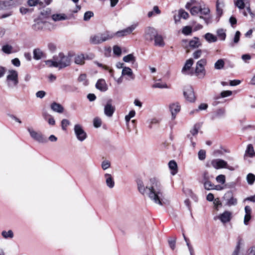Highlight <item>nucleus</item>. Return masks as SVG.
Masks as SVG:
<instances>
[{"label": "nucleus", "mask_w": 255, "mask_h": 255, "mask_svg": "<svg viewBox=\"0 0 255 255\" xmlns=\"http://www.w3.org/2000/svg\"><path fill=\"white\" fill-rule=\"evenodd\" d=\"M153 88H168V86L166 84H162L161 83H156L152 86Z\"/></svg>", "instance_id": "3c124183"}, {"label": "nucleus", "mask_w": 255, "mask_h": 255, "mask_svg": "<svg viewBox=\"0 0 255 255\" xmlns=\"http://www.w3.org/2000/svg\"><path fill=\"white\" fill-rule=\"evenodd\" d=\"M168 166L171 170V173L172 175H175L177 172V165L176 162L174 160H171L168 163Z\"/></svg>", "instance_id": "c756f323"}, {"label": "nucleus", "mask_w": 255, "mask_h": 255, "mask_svg": "<svg viewBox=\"0 0 255 255\" xmlns=\"http://www.w3.org/2000/svg\"><path fill=\"white\" fill-rule=\"evenodd\" d=\"M153 39H154V45L155 46L159 47H163L164 46L165 43L161 35L157 34Z\"/></svg>", "instance_id": "bb28decb"}, {"label": "nucleus", "mask_w": 255, "mask_h": 255, "mask_svg": "<svg viewBox=\"0 0 255 255\" xmlns=\"http://www.w3.org/2000/svg\"><path fill=\"white\" fill-rule=\"evenodd\" d=\"M35 95L37 98L42 99L45 97L46 93L44 91H39L36 93Z\"/></svg>", "instance_id": "338daca9"}, {"label": "nucleus", "mask_w": 255, "mask_h": 255, "mask_svg": "<svg viewBox=\"0 0 255 255\" xmlns=\"http://www.w3.org/2000/svg\"><path fill=\"white\" fill-rule=\"evenodd\" d=\"M247 180L249 184L253 185L255 181V175L252 173H249L247 176Z\"/></svg>", "instance_id": "a19ab883"}, {"label": "nucleus", "mask_w": 255, "mask_h": 255, "mask_svg": "<svg viewBox=\"0 0 255 255\" xmlns=\"http://www.w3.org/2000/svg\"><path fill=\"white\" fill-rule=\"evenodd\" d=\"M215 209L217 210H219V207L222 206V203L220 201L219 198H216L214 199L213 202Z\"/></svg>", "instance_id": "4d7b16f0"}, {"label": "nucleus", "mask_w": 255, "mask_h": 255, "mask_svg": "<svg viewBox=\"0 0 255 255\" xmlns=\"http://www.w3.org/2000/svg\"><path fill=\"white\" fill-rule=\"evenodd\" d=\"M102 42L109 40L115 36L114 33L110 31H105L100 33Z\"/></svg>", "instance_id": "aec40b11"}, {"label": "nucleus", "mask_w": 255, "mask_h": 255, "mask_svg": "<svg viewBox=\"0 0 255 255\" xmlns=\"http://www.w3.org/2000/svg\"><path fill=\"white\" fill-rule=\"evenodd\" d=\"M210 12V9L207 7H202L200 6H194L190 8V13L192 15H195L198 13L205 15H209Z\"/></svg>", "instance_id": "1a4fd4ad"}, {"label": "nucleus", "mask_w": 255, "mask_h": 255, "mask_svg": "<svg viewBox=\"0 0 255 255\" xmlns=\"http://www.w3.org/2000/svg\"><path fill=\"white\" fill-rule=\"evenodd\" d=\"M241 32L239 31H237L235 33V35L233 38V42L230 43V45L232 47L234 46L235 44H237L239 43L240 39Z\"/></svg>", "instance_id": "e433bc0d"}, {"label": "nucleus", "mask_w": 255, "mask_h": 255, "mask_svg": "<svg viewBox=\"0 0 255 255\" xmlns=\"http://www.w3.org/2000/svg\"><path fill=\"white\" fill-rule=\"evenodd\" d=\"M198 157L200 160H204L206 158V152L204 150H200L198 152Z\"/></svg>", "instance_id": "680f3d73"}, {"label": "nucleus", "mask_w": 255, "mask_h": 255, "mask_svg": "<svg viewBox=\"0 0 255 255\" xmlns=\"http://www.w3.org/2000/svg\"><path fill=\"white\" fill-rule=\"evenodd\" d=\"M113 52L115 55L119 56L121 54L122 50L121 48L119 46L115 45L113 47Z\"/></svg>", "instance_id": "864d4df0"}, {"label": "nucleus", "mask_w": 255, "mask_h": 255, "mask_svg": "<svg viewBox=\"0 0 255 255\" xmlns=\"http://www.w3.org/2000/svg\"><path fill=\"white\" fill-rule=\"evenodd\" d=\"M232 94L231 91H224L221 93V97L222 98H225L230 96Z\"/></svg>", "instance_id": "e2e57ef3"}, {"label": "nucleus", "mask_w": 255, "mask_h": 255, "mask_svg": "<svg viewBox=\"0 0 255 255\" xmlns=\"http://www.w3.org/2000/svg\"><path fill=\"white\" fill-rule=\"evenodd\" d=\"M199 129V126L197 125H195L194 126L193 128H192L190 131V133L192 136H196L197 135Z\"/></svg>", "instance_id": "79ce46f5"}, {"label": "nucleus", "mask_w": 255, "mask_h": 255, "mask_svg": "<svg viewBox=\"0 0 255 255\" xmlns=\"http://www.w3.org/2000/svg\"><path fill=\"white\" fill-rule=\"evenodd\" d=\"M170 111L171 113V119L174 120L176 115L180 112L181 107L178 103H172L169 106Z\"/></svg>", "instance_id": "f3484780"}, {"label": "nucleus", "mask_w": 255, "mask_h": 255, "mask_svg": "<svg viewBox=\"0 0 255 255\" xmlns=\"http://www.w3.org/2000/svg\"><path fill=\"white\" fill-rule=\"evenodd\" d=\"M100 33L97 34L91 35L90 38V42L93 44H98L102 43Z\"/></svg>", "instance_id": "393cba45"}, {"label": "nucleus", "mask_w": 255, "mask_h": 255, "mask_svg": "<svg viewBox=\"0 0 255 255\" xmlns=\"http://www.w3.org/2000/svg\"><path fill=\"white\" fill-rule=\"evenodd\" d=\"M217 35L219 36V37L222 40H225L226 37V34L225 33V30L223 29H218L217 31Z\"/></svg>", "instance_id": "ea45409f"}, {"label": "nucleus", "mask_w": 255, "mask_h": 255, "mask_svg": "<svg viewBox=\"0 0 255 255\" xmlns=\"http://www.w3.org/2000/svg\"><path fill=\"white\" fill-rule=\"evenodd\" d=\"M217 181L221 184H224L225 182V176L224 175H219L216 177Z\"/></svg>", "instance_id": "5fc2aeb1"}, {"label": "nucleus", "mask_w": 255, "mask_h": 255, "mask_svg": "<svg viewBox=\"0 0 255 255\" xmlns=\"http://www.w3.org/2000/svg\"><path fill=\"white\" fill-rule=\"evenodd\" d=\"M74 131L77 139L81 142L84 141L87 137L86 131L80 124H77L75 125Z\"/></svg>", "instance_id": "423d86ee"}, {"label": "nucleus", "mask_w": 255, "mask_h": 255, "mask_svg": "<svg viewBox=\"0 0 255 255\" xmlns=\"http://www.w3.org/2000/svg\"><path fill=\"white\" fill-rule=\"evenodd\" d=\"M52 20L54 21L67 20L68 17L64 13H56L51 16Z\"/></svg>", "instance_id": "b1692460"}, {"label": "nucleus", "mask_w": 255, "mask_h": 255, "mask_svg": "<svg viewBox=\"0 0 255 255\" xmlns=\"http://www.w3.org/2000/svg\"><path fill=\"white\" fill-rule=\"evenodd\" d=\"M122 75L125 77L126 79L128 81L133 80L135 78L134 75L133 73L132 70L128 67L123 68L122 72Z\"/></svg>", "instance_id": "ddd939ff"}, {"label": "nucleus", "mask_w": 255, "mask_h": 255, "mask_svg": "<svg viewBox=\"0 0 255 255\" xmlns=\"http://www.w3.org/2000/svg\"><path fill=\"white\" fill-rule=\"evenodd\" d=\"M178 15L179 16V18H182L184 19H187L189 17V14L188 12L183 9H180L179 10Z\"/></svg>", "instance_id": "c03bdc74"}, {"label": "nucleus", "mask_w": 255, "mask_h": 255, "mask_svg": "<svg viewBox=\"0 0 255 255\" xmlns=\"http://www.w3.org/2000/svg\"><path fill=\"white\" fill-rule=\"evenodd\" d=\"M182 32L185 35H190L192 33V28L189 26H186L183 27Z\"/></svg>", "instance_id": "a18cd8bd"}, {"label": "nucleus", "mask_w": 255, "mask_h": 255, "mask_svg": "<svg viewBox=\"0 0 255 255\" xmlns=\"http://www.w3.org/2000/svg\"><path fill=\"white\" fill-rule=\"evenodd\" d=\"M123 61L125 62H132L133 63L135 61V57L132 54H129L123 57Z\"/></svg>", "instance_id": "4c0bfd02"}, {"label": "nucleus", "mask_w": 255, "mask_h": 255, "mask_svg": "<svg viewBox=\"0 0 255 255\" xmlns=\"http://www.w3.org/2000/svg\"><path fill=\"white\" fill-rule=\"evenodd\" d=\"M1 236L5 239H12L14 237V234L12 230H9L7 231H3L1 232Z\"/></svg>", "instance_id": "72a5a7b5"}, {"label": "nucleus", "mask_w": 255, "mask_h": 255, "mask_svg": "<svg viewBox=\"0 0 255 255\" xmlns=\"http://www.w3.org/2000/svg\"><path fill=\"white\" fill-rule=\"evenodd\" d=\"M149 127L151 128L153 125H157L159 124V120L156 118H152L148 121Z\"/></svg>", "instance_id": "6e6d98bb"}, {"label": "nucleus", "mask_w": 255, "mask_h": 255, "mask_svg": "<svg viewBox=\"0 0 255 255\" xmlns=\"http://www.w3.org/2000/svg\"><path fill=\"white\" fill-rule=\"evenodd\" d=\"M184 96L186 100L189 102H194L195 100V96L192 87L189 86L185 89Z\"/></svg>", "instance_id": "f8f14e48"}, {"label": "nucleus", "mask_w": 255, "mask_h": 255, "mask_svg": "<svg viewBox=\"0 0 255 255\" xmlns=\"http://www.w3.org/2000/svg\"><path fill=\"white\" fill-rule=\"evenodd\" d=\"M27 4L30 6H34L39 4L40 5L42 4V2L39 0H28Z\"/></svg>", "instance_id": "49530a36"}, {"label": "nucleus", "mask_w": 255, "mask_h": 255, "mask_svg": "<svg viewBox=\"0 0 255 255\" xmlns=\"http://www.w3.org/2000/svg\"><path fill=\"white\" fill-rule=\"evenodd\" d=\"M94 16V13L91 11H86L84 15V20L88 21L92 17Z\"/></svg>", "instance_id": "8fccbe9b"}, {"label": "nucleus", "mask_w": 255, "mask_h": 255, "mask_svg": "<svg viewBox=\"0 0 255 255\" xmlns=\"http://www.w3.org/2000/svg\"><path fill=\"white\" fill-rule=\"evenodd\" d=\"M242 59L245 63H249V61L251 59V56L249 54H243Z\"/></svg>", "instance_id": "0e129e2a"}, {"label": "nucleus", "mask_w": 255, "mask_h": 255, "mask_svg": "<svg viewBox=\"0 0 255 255\" xmlns=\"http://www.w3.org/2000/svg\"><path fill=\"white\" fill-rule=\"evenodd\" d=\"M70 124L69 121L67 119H63L61 122V127L63 130H66L67 127Z\"/></svg>", "instance_id": "bf43d9fd"}, {"label": "nucleus", "mask_w": 255, "mask_h": 255, "mask_svg": "<svg viewBox=\"0 0 255 255\" xmlns=\"http://www.w3.org/2000/svg\"><path fill=\"white\" fill-rule=\"evenodd\" d=\"M224 199L226 205L228 206H235L237 204L238 200L231 192H228L225 195Z\"/></svg>", "instance_id": "9b49d317"}, {"label": "nucleus", "mask_w": 255, "mask_h": 255, "mask_svg": "<svg viewBox=\"0 0 255 255\" xmlns=\"http://www.w3.org/2000/svg\"><path fill=\"white\" fill-rule=\"evenodd\" d=\"M220 5V3L219 2V0H217L216 2V11L217 14L220 16L223 13V11Z\"/></svg>", "instance_id": "13d9d810"}, {"label": "nucleus", "mask_w": 255, "mask_h": 255, "mask_svg": "<svg viewBox=\"0 0 255 255\" xmlns=\"http://www.w3.org/2000/svg\"><path fill=\"white\" fill-rule=\"evenodd\" d=\"M211 165L216 169L225 168L231 171L235 170L237 166L234 167L229 166L225 160L221 159H215L211 161Z\"/></svg>", "instance_id": "39448f33"}, {"label": "nucleus", "mask_w": 255, "mask_h": 255, "mask_svg": "<svg viewBox=\"0 0 255 255\" xmlns=\"http://www.w3.org/2000/svg\"><path fill=\"white\" fill-rule=\"evenodd\" d=\"M194 63L192 59L190 58L186 60L184 66L182 69L181 72L184 75H191L192 73L190 72V69Z\"/></svg>", "instance_id": "2eb2a0df"}, {"label": "nucleus", "mask_w": 255, "mask_h": 255, "mask_svg": "<svg viewBox=\"0 0 255 255\" xmlns=\"http://www.w3.org/2000/svg\"><path fill=\"white\" fill-rule=\"evenodd\" d=\"M232 217V213L230 211H226L220 214L218 218L223 223H226L230 221Z\"/></svg>", "instance_id": "6ab92c4d"}, {"label": "nucleus", "mask_w": 255, "mask_h": 255, "mask_svg": "<svg viewBox=\"0 0 255 255\" xmlns=\"http://www.w3.org/2000/svg\"><path fill=\"white\" fill-rule=\"evenodd\" d=\"M44 56V53L41 49L37 48L33 50V58L35 60H39Z\"/></svg>", "instance_id": "c85d7f7f"}, {"label": "nucleus", "mask_w": 255, "mask_h": 255, "mask_svg": "<svg viewBox=\"0 0 255 255\" xmlns=\"http://www.w3.org/2000/svg\"><path fill=\"white\" fill-rule=\"evenodd\" d=\"M3 2H5L4 3V4L6 8H9L10 7L14 5L13 0H5L3 1Z\"/></svg>", "instance_id": "69168bd1"}, {"label": "nucleus", "mask_w": 255, "mask_h": 255, "mask_svg": "<svg viewBox=\"0 0 255 255\" xmlns=\"http://www.w3.org/2000/svg\"><path fill=\"white\" fill-rule=\"evenodd\" d=\"M235 5L239 9L244 8L245 4L249 3V0H236L234 1Z\"/></svg>", "instance_id": "7c9ffc66"}, {"label": "nucleus", "mask_w": 255, "mask_h": 255, "mask_svg": "<svg viewBox=\"0 0 255 255\" xmlns=\"http://www.w3.org/2000/svg\"><path fill=\"white\" fill-rule=\"evenodd\" d=\"M156 30L153 27H148L145 30V38L148 41H152L157 34Z\"/></svg>", "instance_id": "4468645a"}, {"label": "nucleus", "mask_w": 255, "mask_h": 255, "mask_svg": "<svg viewBox=\"0 0 255 255\" xmlns=\"http://www.w3.org/2000/svg\"><path fill=\"white\" fill-rule=\"evenodd\" d=\"M93 125L96 128H100L102 125V120L99 117H95L93 119Z\"/></svg>", "instance_id": "37998d69"}, {"label": "nucleus", "mask_w": 255, "mask_h": 255, "mask_svg": "<svg viewBox=\"0 0 255 255\" xmlns=\"http://www.w3.org/2000/svg\"><path fill=\"white\" fill-rule=\"evenodd\" d=\"M139 192L142 195L147 196L149 199L160 206L164 204L163 189L160 182L155 178H151L148 183L144 185L141 180L137 181Z\"/></svg>", "instance_id": "f257e3e1"}, {"label": "nucleus", "mask_w": 255, "mask_h": 255, "mask_svg": "<svg viewBox=\"0 0 255 255\" xmlns=\"http://www.w3.org/2000/svg\"><path fill=\"white\" fill-rule=\"evenodd\" d=\"M111 166V163L109 161L105 160L102 161L101 164V167L104 170L108 169Z\"/></svg>", "instance_id": "09e8293b"}, {"label": "nucleus", "mask_w": 255, "mask_h": 255, "mask_svg": "<svg viewBox=\"0 0 255 255\" xmlns=\"http://www.w3.org/2000/svg\"><path fill=\"white\" fill-rule=\"evenodd\" d=\"M79 82L82 83L84 86L88 85V81L87 79V75L85 74H81L78 78Z\"/></svg>", "instance_id": "f704fd0d"}, {"label": "nucleus", "mask_w": 255, "mask_h": 255, "mask_svg": "<svg viewBox=\"0 0 255 255\" xmlns=\"http://www.w3.org/2000/svg\"><path fill=\"white\" fill-rule=\"evenodd\" d=\"M137 26V23H134L130 26H128L127 28L118 31L116 33H114L115 36L117 37H123L125 36L128 34H129L132 32V31L135 29V28Z\"/></svg>", "instance_id": "9d476101"}, {"label": "nucleus", "mask_w": 255, "mask_h": 255, "mask_svg": "<svg viewBox=\"0 0 255 255\" xmlns=\"http://www.w3.org/2000/svg\"><path fill=\"white\" fill-rule=\"evenodd\" d=\"M245 211L246 214L244 217V223L247 225L251 218L252 209L250 206H246L245 208Z\"/></svg>", "instance_id": "5701e85b"}, {"label": "nucleus", "mask_w": 255, "mask_h": 255, "mask_svg": "<svg viewBox=\"0 0 255 255\" xmlns=\"http://www.w3.org/2000/svg\"><path fill=\"white\" fill-rule=\"evenodd\" d=\"M54 60H47L46 64L49 67H58L63 68L69 66L71 59L68 56H65L62 53H60L58 55L54 57Z\"/></svg>", "instance_id": "f03ea898"}, {"label": "nucleus", "mask_w": 255, "mask_h": 255, "mask_svg": "<svg viewBox=\"0 0 255 255\" xmlns=\"http://www.w3.org/2000/svg\"><path fill=\"white\" fill-rule=\"evenodd\" d=\"M203 184L204 188L206 190H213L215 188V185L212 184L210 180L203 182Z\"/></svg>", "instance_id": "58836bf2"}, {"label": "nucleus", "mask_w": 255, "mask_h": 255, "mask_svg": "<svg viewBox=\"0 0 255 255\" xmlns=\"http://www.w3.org/2000/svg\"><path fill=\"white\" fill-rule=\"evenodd\" d=\"M246 155H248L250 157H253L255 156V152L254 147L252 144H249L246 150Z\"/></svg>", "instance_id": "c9c22d12"}, {"label": "nucleus", "mask_w": 255, "mask_h": 255, "mask_svg": "<svg viewBox=\"0 0 255 255\" xmlns=\"http://www.w3.org/2000/svg\"><path fill=\"white\" fill-rule=\"evenodd\" d=\"M225 62L223 59L218 60L214 64V68L216 70L222 69L225 66Z\"/></svg>", "instance_id": "2f4dec72"}, {"label": "nucleus", "mask_w": 255, "mask_h": 255, "mask_svg": "<svg viewBox=\"0 0 255 255\" xmlns=\"http://www.w3.org/2000/svg\"><path fill=\"white\" fill-rule=\"evenodd\" d=\"M5 83L8 89L16 88L18 84V72L14 70H9L6 77Z\"/></svg>", "instance_id": "7ed1b4c3"}, {"label": "nucleus", "mask_w": 255, "mask_h": 255, "mask_svg": "<svg viewBox=\"0 0 255 255\" xmlns=\"http://www.w3.org/2000/svg\"><path fill=\"white\" fill-rule=\"evenodd\" d=\"M50 107L52 111L58 113H62L64 111V108L62 105L56 102L52 103Z\"/></svg>", "instance_id": "a878e982"}, {"label": "nucleus", "mask_w": 255, "mask_h": 255, "mask_svg": "<svg viewBox=\"0 0 255 255\" xmlns=\"http://www.w3.org/2000/svg\"><path fill=\"white\" fill-rule=\"evenodd\" d=\"M206 64V60L205 59H202L199 60L196 64L195 74L199 78H203L206 75L205 66Z\"/></svg>", "instance_id": "20e7f679"}, {"label": "nucleus", "mask_w": 255, "mask_h": 255, "mask_svg": "<svg viewBox=\"0 0 255 255\" xmlns=\"http://www.w3.org/2000/svg\"><path fill=\"white\" fill-rule=\"evenodd\" d=\"M204 37L205 39L209 42H215L217 40V38L216 36L210 33H207Z\"/></svg>", "instance_id": "473e14b6"}, {"label": "nucleus", "mask_w": 255, "mask_h": 255, "mask_svg": "<svg viewBox=\"0 0 255 255\" xmlns=\"http://www.w3.org/2000/svg\"><path fill=\"white\" fill-rule=\"evenodd\" d=\"M96 87L97 89L100 90L102 92H105L108 89L107 85L104 79H99L96 84Z\"/></svg>", "instance_id": "4be33fe9"}, {"label": "nucleus", "mask_w": 255, "mask_h": 255, "mask_svg": "<svg viewBox=\"0 0 255 255\" xmlns=\"http://www.w3.org/2000/svg\"><path fill=\"white\" fill-rule=\"evenodd\" d=\"M189 46L192 48H196L199 47L201 43L198 37H194L189 43Z\"/></svg>", "instance_id": "cd10ccee"}, {"label": "nucleus", "mask_w": 255, "mask_h": 255, "mask_svg": "<svg viewBox=\"0 0 255 255\" xmlns=\"http://www.w3.org/2000/svg\"><path fill=\"white\" fill-rule=\"evenodd\" d=\"M202 177H203V182L209 180L210 179V176L209 175V174L208 172L207 171H205L203 173Z\"/></svg>", "instance_id": "774afa93"}, {"label": "nucleus", "mask_w": 255, "mask_h": 255, "mask_svg": "<svg viewBox=\"0 0 255 255\" xmlns=\"http://www.w3.org/2000/svg\"><path fill=\"white\" fill-rule=\"evenodd\" d=\"M135 115V112L134 110H131L129 112V114L126 116L125 120L127 123H128L130 119L134 117Z\"/></svg>", "instance_id": "de8ad7c7"}, {"label": "nucleus", "mask_w": 255, "mask_h": 255, "mask_svg": "<svg viewBox=\"0 0 255 255\" xmlns=\"http://www.w3.org/2000/svg\"><path fill=\"white\" fill-rule=\"evenodd\" d=\"M88 59H89L88 55H85L82 53H80L75 56L74 61L75 64L83 65L85 64V60Z\"/></svg>", "instance_id": "a211bd4d"}, {"label": "nucleus", "mask_w": 255, "mask_h": 255, "mask_svg": "<svg viewBox=\"0 0 255 255\" xmlns=\"http://www.w3.org/2000/svg\"><path fill=\"white\" fill-rule=\"evenodd\" d=\"M27 130L30 136L36 141L39 143H45L47 142L46 138L40 132L36 131L31 128H28Z\"/></svg>", "instance_id": "0eeeda50"}, {"label": "nucleus", "mask_w": 255, "mask_h": 255, "mask_svg": "<svg viewBox=\"0 0 255 255\" xmlns=\"http://www.w3.org/2000/svg\"><path fill=\"white\" fill-rule=\"evenodd\" d=\"M12 47L9 45H5L2 46V50L6 54H10L11 52Z\"/></svg>", "instance_id": "603ef678"}, {"label": "nucleus", "mask_w": 255, "mask_h": 255, "mask_svg": "<svg viewBox=\"0 0 255 255\" xmlns=\"http://www.w3.org/2000/svg\"><path fill=\"white\" fill-rule=\"evenodd\" d=\"M116 108L113 104V100L109 99L104 105V114L108 117H112L115 113Z\"/></svg>", "instance_id": "6e6552de"}, {"label": "nucleus", "mask_w": 255, "mask_h": 255, "mask_svg": "<svg viewBox=\"0 0 255 255\" xmlns=\"http://www.w3.org/2000/svg\"><path fill=\"white\" fill-rule=\"evenodd\" d=\"M104 178L107 186L109 188H113L115 186V181L112 175L109 173L104 174Z\"/></svg>", "instance_id": "412c9836"}, {"label": "nucleus", "mask_w": 255, "mask_h": 255, "mask_svg": "<svg viewBox=\"0 0 255 255\" xmlns=\"http://www.w3.org/2000/svg\"><path fill=\"white\" fill-rule=\"evenodd\" d=\"M183 237H184V239L185 241V242H186V245L188 248V249H189V251L190 252V255H193V249L192 248V247L190 246L189 242H188V240L186 238V237H185V236L183 234Z\"/></svg>", "instance_id": "052dcab7"}, {"label": "nucleus", "mask_w": 255, "mask_h": 255, "mask_svg": "<svg viewBox=\"0 0 255 255\" xmlns=\"http://www.w3.org/2000/svg\"><path fill=\"white\" fill-rule=\"evenodd\" d=\"M48 24L46 21H43L40 19L35 21L34 24L32 25V28L35 31L43 30Z\"/></svg>", "instance_id": "dca6fc26"}]
</instances>
